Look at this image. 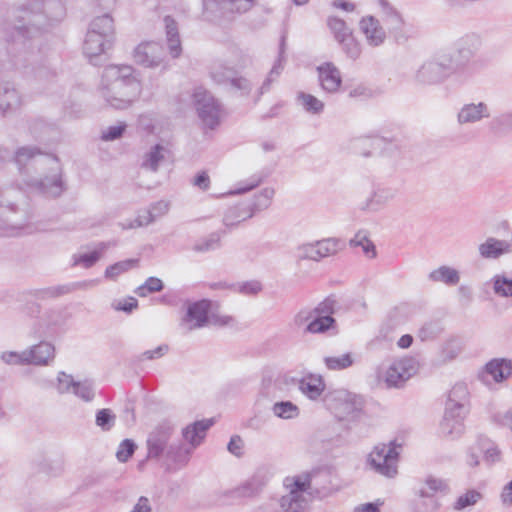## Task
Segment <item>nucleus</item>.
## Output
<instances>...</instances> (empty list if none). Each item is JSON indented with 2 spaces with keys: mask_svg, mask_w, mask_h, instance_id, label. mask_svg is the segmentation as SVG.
<instances>
[{
  "mask_svg": "<svg viewBox=\"0 0 512 512\" xmlns=\"http://www.w3.org/2000/svg\"><path fill=\"white\" fill-rule=\"evenodd\" d=\"M63 0H26L7 8L0 19V36L13 55L28 48L30 40L49 31L64 19Z\"/></svg>",
  "mask_w": 512,
  "mask_h": 512,
  "instance_id": "1",
  "label": "nucleus"
},
{
  "mask_svg": "<svg viewBox=\"0 0 512 512\" xmlns=\"http://www.w3.org/2000/svg\"><path fill=\"white\" fill-rule=\"evenodd\" d=\"M142 91L140 81L129 65L106 66L102 75L101 93L105 101L115 109H126L135 102Z\"/></svg>",
  "mask_w": 512,
  "mask_h": 512,
  "instance_id": "2",
  "label": "nucleus"
},
{
  "mask_svg": "<svg viewBox=\"0 0 512 512\" xmlns=\"http://www.w3.org/2000/svg\"><path fill=\"white\" fill-rule=\"evenodd\" d=\"M0 219L8 235L31 234L32 213L24 193L14 187L0 190Z\"/></svg>",
  "mask_w": 512,
  "mask_h": 512,
  "instance_id": "3",
  "label": "nucleus"
},
{
  "mask_svg": "<svg viewBox=\"0 0 512 512\" xmlns=\"http://www.w3.org/2000/svg\"><path fill=\"white\" fill-rule=\"evenodd\" d=\"M213 425L212 420L195 421L185 427L182 436L187 444L181 441L171 443L164 454L167 471H175L185 467L193 450L199 446L205 438L206 431Z\"/></svg>",
  "mask_w": 512,
  "mask_h": 512,
  "instance_id": "4",
  "label": "nucleus"
},
{
  "mask_svg": "<svg viewBox=\"0 0 512 512\" xmlns=\"http://www.w3.org/2000/svg\"><path fill=\"white\" fill-rule=\"evenodd\" d=\"M255 0H203V15L214 23L230 22L236 14L250 10Z\"/></svg>",
  "mask_w": 512,
  "mask_h": 512,
  "instance_id": "5",
  "label": "nucleus"
},
{
  "mask_svg": "<svg viewBox=\"0 0 512 512\" xmlns=\"http://www.w3.org/2000/svg\"><path fill=\"white\" fill-rule=\"evenodd\" d=\"M400 447L401 445L397 444L396 441H390L389 444H379L369 454L367 462L376 473L393 478L398 473L399 452L397 448Z\"/></svg>",
  "mask_w": 512,
  "mask_h": 512,
  "instance_id": "6",
  "label": "nucleus"
},
{
  "mask_svg": "<svg viewBox=\"0 0 512 512\" xmlns=\"http://www.w3.org/2000/svg\"><path fill=\"white\" fill-rule=\"evenodd\" d=\"M454 73V62L450 55H440L424 62L417 70L415 79L421 85L443 83Z\"/></svg>",
  "mask_w": 512,
  "mask_h": 512,
  "instance_id": "7",
  "label": "nucleus"
},
{
  "mask_svg": "<svg viewBox=\"0 0 512 512\" xmlns=\"http://www.w3.org/2000/svg\"><path fill=\"white\" fill-rule=\"evenodd\" d=\"M194 106L203 125L215 129L220 124L222 106L207 90L199 87L193 93Z\"/></svg>",
  "mask_w": 512,
  "mask_h": 512,
  "instance_id": "8",
  "label": "nucleus"
},
{
  "mask_svg": "<svg viewBox=\"0 0 512 512\" xmlns=\"http://www.w3.org/2000/svg\"><path fill=\"white\" fill-rule=\"evenodd\" d=\"M174 433L173 425L164 421L159 423L148 435L147 444V458L159 460L166 453Z\"/></svg>",
  "mask_w": 512,
  "mask_h": 512,
  "instance_id": "9",
  "label": "nucleus"
},
{
  "mask_svg": "<svg viewBox=\"0 0 512 512\" xmlns=\"http://www.w3.org/2000/svg\"><path fill=\"white\" fill-rule=\"evenodd\" d=\"M418 362L412 357L394 361L386 371L385 383L389 388H400L418 371Z\"/></svg>",
  "mask_w": 512,
  "mask_h": 512,
  "instance_id": "10",
  "label": "nucleus"
},
{
  "mask_svg": "<svg viewBox=\"0 0 512 512\" xmlns=\"http://www.w3.org/2000/svg\"><path fill=\"white\" fill-rule=\"evenodd\" d=\"M133 58L137 64L153 68L163 62L165 51L158 42H143L134 49Z\"/></svg>",
  "mask_w": 512,
  "mask_h": 512,
  "instance_id": "11",
  "label": "nucleus"
},
{
  "mask_svg": "<svg viewBox=\"0 0 512 512\" xmlns=\"http://www.w3.org/2000/svg\"><path fill=\"white\" fill-rule=\"evenodd\" d=\"M310 495L317 498H325L335 491L332 483V471L327 467H317L309 471Z\"/></svg>",
  "mask_w": 512,
  "mask_h": 512,
  "instance_id": "12",
  "label": "nucleus"
},
{
  "mask_svg": "<svg viewBox=\"0 0 512 512\" xmlns=\"http://www.w3.org/2000/svg\"><path fill=\"white\" fill-rule=\"evenodd\" d=\"M113 41L96 34L95 30H88L83 45V51L89 62L94 66L102 63L103 54L112 47Z\"/></svg>",
  "mask_w": 512,
  "mask_h": 512,
  "instance_id": "13",
  "label": "nucleus"
},
{
  "mask_svg": "<svg viewBox=\"0 0 512 512\" xmlns=\"http://www.w3.org/2000/svg\"><path fill=\"white\" fill-rule=\"evenodd\" d=\"M398 194L397 188L386 183L373 184L372 192L363 204L362 209L376 212L383 209Z\"/></svg>",
  "mask_w": 512,
  "mask_h": 512,
  "instance_id": "14",
  "label": "nucleus"
},
{
  "mask_svg": "<svg viewBox=\"0 0 512 512\" xmlns=\"http://www.w3.org/2000/svg\"><path fill=\"white\" fill-rule=\"evenodd\" d=\"M481 41L476 36H467L462 39L457 50V60L454 63V72L468 66H474L479 62L478 52Z\"/></svg>",
  "mask_w": 512,
  "mask_h": 512,
  "instance_id": "15",
  "label": "nucleus"
},
{
  "mask_svg": "<svg viewBox=\"0 0 512 512\" xmlns=\"http://www.w3.org/2000/svg\"><path fill=\"white\" fill-rule=\"evenodd\" d=\"M28 185L47 198H57L66 190L60 169L50 176L31 180Z\"/></svg>",
  "mask_w": 512,
  "mask_h": 512,
  "instance_id": "16",
  "label": "nucleus"
},
{
  "mask_svg": "<svg viewBox=\"0 0 512 512\" xmlns=\"http://www.w3.org/2000/svg\"><path fill=\"white\" fill-rule=\"evenodd\" d=\"M210 307V301L206 299L189 304L186 315L182 320V325L185 326L188 331L205 326L209 321L208 313Z\"/></svg>",
  "mask_w": 512,
  "mask_h": 512,
  "instance_id": "17",
  "label": "nucleus"
},
{
  "mask_svg": "<svg viewBox=\"0 0 512 512\" xmlns=\"http://www.w3.org/2000/svg\"><path fill=\"white\" fill-rule=\"evenodd\" d=\"M318 79L322 89L328 93H335L342 84L340 70L332 63L325 62L317 67Z\"/></svg>",
  "mask_w": 512,
  "mask_h": 512,
  "instance_id": "18",
  "label": "nucleus"
},
{
  "mask_svg": "<svg viewBox=\"0 0 512 512\" xmlns=\"http://www.w3.org/2000/svg\"><path fill=\"white\" fill-rule=\"evenodd\" d=\"M466 411H457L446 406L443 420L440 423L441 433L449 437H458L464 432V416Z\"/></svg>",
  "mask_w": 512,
  "mask_h": 512,
  "instance_id": "19",
  "label": "nucleus"
},
{
  "mask_svg": "<svg viewBox=\"0 0 512 512\" xmlns=\"http://www.w3.org/2000/svg\"><path fill=\"white\" fill-rule=\"evenodd\" d=\"M24 357L27 364L45 366L54 359L55 347L50 342L42 341L25 350Z\"/></svg>",
  "mask_w": 512,
  "mask_h": 512,
  "instance_id": "20",
  "label": "nucleus"
},
{
  "mask_svg": "<svg viewBox=\"0 0 512 512\" xmlns=\"http://www.w3.org/2000/svg\"><path fill=\"white\" fill-rule=\"evenodd\" d=\"M94 283H95V281L78 282V283H71V284H64V285L47 287V288L35 289L33 291H30L29 295L38 300L54 299V298L69 294L77 289L87 287Z\"/></svg>",
  "mask_w": 512,
  "mask_h": 512,
  "instance_id": "21",
  "label": "nucleus"
},
{
  "mask_svg": "<svg viewBox=\"0 0 512 512\" xmlns=\"http://www.w3.org/2000/svg\"><path fill=\"white\" fill-rule=\"evenodd\" d=\"M489 117L490 111L486 103H469L463 105L458 111L457 122L460 125L474 124Z\"/></svg>",
  "mask_w": 512,
  "mask_h": 512,
  "instance_id": "22",
  "label": "nucleus"
},
{
  "mask_svg": "<svg viewBox=\"0 0 512 512\" xmlns=\"http://www.w3.org/2000/svg\"><path fill=\"white\" fill-rule=\"evenodd\" d=\"M360 29L371 46L381 45L386 38V33L380 25L379 20L373 16L362 18L360 21Z\"/></svg>",
  "mask_w": 512,
  "mask_h": 512,
  "instance_id": "23",
  "label": "nucleus"
},
{
  "mask_svg": "<svg viewBox=\"0 0 512 512\" xmlns=\"http://www.w3.org/2000/svg\"><path fill=\"white\" fill-rule=\"evenodd\" d=\"M511 244L506 240L488 237L478 247L479 254L484 259H498L511 252Z\"/></svg>",
  "mask_w": 512,
  "mask_h": 512,
  "instance_id": "24",
  "label": "nucleus"
},
{
  "mask_svg": "<svg viewBox=\"0 0 512 512\" xmlns=\"http://www.w3.org/2000/svg\"><path fill=\"white\" fill-rule=\"evenodd\" d=\"M304 334H325L331 336L338 334L337 322L330 315L314 316L313 320L306 325L303 330Z\"/></svg>",
  "mask_w": 512,
  "mask_h": 512,
  "instance_id": "25",
  "label": "nucleus"
},
{
  "mask_svg": "<svg viewBox=\"0 0 512 512\" xmlns=\"http://www.w3.org/2000/svg\"><path fill=\"white\" fill-rule=\"evenodd\" d=\"M21 98L14 85L7 81H0V112L6 113L20 107Z\"/></svg>",
  "mask_w": 512,
  "mask_h": 512,
  "instance_id": "26",
  "label": "nucleus"
},
{
  "mask_svg": "<svg viewBox=\"0 0 512 512\" xmlns=\"http://www.w3.org/2000/svg\"><path fill=\"white\" fill-rule=\"evenodd\" d=\"M484 374L490 375L495 382H502L512 374V361L506 358H495L485 365Z\"/></svg>",
  "mask_w": 512,
  "mask_h": 512,
  "instance_id": "27",
  "label": "nucleus"
},
{
  "mask_svg": "<svg viewBox=\"0 0 512 512\" xmlns=\"http://www.w3.org/2000/svg\"><path fill=\"white\" fill-rule=\"evenodd\" d=\"M253 209L246 203H239L227 209L223 217V224L226 227H236L242 221L253 216Z\"/></svg>",
  "mask_w": 512,
  "mask_h": 512,
  "instance_id": "28",
  "label": "nucleus"
},
{
  "mask_svg": "<svg viewBox=\"0 0 512 512\" xmlns=\"http://www.w3.org/2000/svg\"><path fill=\"white\" fill-rule=\"evenodd\" d=\"M299 389L309 399L316 400L324 391L325 383L321 376L309 375L300 380Z\"/></svg>",
  "mask_w": 512,
  "mask_h": 512,
  "instance_id": "29",
  "label": "nucleus"
},
{
  "mask_svg": "<svg viewBox=\"0 0 512 512\" xmlns=\"http://www.w3.org/2000/svg\"><path fill=\"white\" fill-rule=\"evenodd\" d=\"M164 22L170 54L173 58H177L180 56L182 51L177 23L170 16H166L164 18Z\"/></svg>",
  "mask_w": 512,
  "mask_h": 512,
  "instance_id": "30",
  "label": "nucleus"
},
{
  "mask_svg": "<svg viewBox=\"0 0 512 512\" xmlns=\"http://www.w3.org/2000/svg\"><path fill=\"white\" fill-rule=\"evenodd\" d=\"M285 36L281 37L280 45H279V55L278 59L273 65L268 77L265 79L263 84L258 90L257 97L255 98V103H257L260 97L269 90L270 84L274 80V76H278L283 68V62L285 61Z\"/></svg>",
  "mask_w": 512,
  "mask_h": 512,
  "instance_id": "31",
  "label": "nucleus"
},
{
  "mask_svg": "<svg viewBox=\"0 0 512 512\" xmlns=\"http://www.w3.org/2000/svg\"><path fill=\"white\" fill-rule=\"evenodd\" d=\"M285 36L281 37L280 45H279V55L278 59L273 65L268 77L265 79L263 84L258 90L257 97L255 98V103H257L260 97L269 90L270 84L274 80V76H278L283 68V62L285 61Z\"/></svg>",
  "mask_w": 512,
  "mask_h": 512,
  "instance_id": "32",
  "label": "nucleus"
},
{
  "mask_svg": "<svg viewBox=\"0 0 512 512\" xmlns=\"http://www.w3.org/2000/svg\"><path fill=\"white\" fill-rule=\"evenodd\" d=\"M383 21L390 31H399L404 25L400 13L387 0H379Z\"/></svg>",
  "mask_w": 512,
  "mask_h": 512,
  "instance_id": "33",
  "label": "nucleus"
},
{
  "mask_svg": "<svg viewBox=\"0 0 512 512\" xmlns=\"http://www.w3.org/2000/svg\"><path fill=\"white\" fill-rule=\"evenodd\" d=\"M439 507L436 498L429 496L426 488H419L418 498L412 503V512H437Z\"/></svg>",
  "mask_w": 512,
  "mask_h": 512,
  "instance_id": "34",
  "label": "nucleus"
},
{
  "mask_svg": "<svg viewBox=\"0 0 512 512\" xmlns=\"http://www.w3.org/2000/svg\"><path fill=\"white\" fill-rule=\"evenodd\" d=\"M42 151L36 146H23L18 148L14 153H12V159L20 172L32 161L35 160L37 156L42 155Z\"/></svg>",
  "mask_w": 512,
  "mask_h": 512,
  "instance_id": "35",
  "label": "nucleus"
},
{
  "mask_svg": "<svg viewBox=\"0 0 512 512\" xmlns=\"http://www.w3.org/2000/svg\"><path fill=\"white\" fill-rule=\"evenodd\" d=\"M109 246V242H100L97 245V248L90 253L73 255V266L82 265L85 268L92 267L100 259L102 254L107 250Z\"/></svg>",
  "mask_w": 512,
  "mask_h": 512,
  "instance_id": "36",
  "label": "nucleus"
},
{
  "mask_svg": "<svg viewBox=\"0 0 512 512\" xmlns=\"http://www.w3.org/2000/svg\"><path fill=\"white\" fill-rule=\"evenodd\" d=\"M89 30H95L96 34L104 38H109L113 41L114 36V22L109 14L96 17L92 20Z\"/></svg>",
  "mask_w": 512,
  "mask_h": 512,
  "instance_id": "37",
  "label": "nucleus"
},
{
  "mask_svg": "<svg viewBox=\"0 0 512 512\" xmlns=\"http://www.w3.org/2000/svg\"><path fill=\"white\" fill-rule=\"evenodd\" d=\"M167 149L160 145L156 144L149 152L146 153L145 158L142 162V167L149 169L153 172H156L159 168L160 163L164 160L165 154L167 153Z\"/></svg>",
  "mask_w": 512,
  "mask_h": 512,
  "instance_id": "38",
  "label": "nucleus"
},
{
  "mask_svg": "<svg viewBox=\"0 0 512 512\" xmlns=\"http://www.w3.org/2000/svg\"><path fill=\"white\" fill-rule=\"evenodd\" d=\"M264 482L258 477H253L232 491L234 497L248 498L257 495L263 488Z\"/></svg>",
  "mask_w": 512,
  "mask_h": 512,
  "instance_id": "39",
  "label": "nucleus"
},
{
  "mask_svg": "<svg viewBox=\"0 0 512 512\" xmlns=\"http://www.w3.org/2000/svg\"><path fill=\"white\" fill-rule=\"evenodd\" d=\"M468 397V390L465 384H456L449 392L446 406L454 410L465 411L464 401Z\"/></svg>",
  "mask_w": 512,
  "mask_h": 512,
  "instance_id": "40",
  "label": "nucleus"
},
{
  "mask_svg": "<svg viewBox=\"0 0 512 512\" xmlns=\"http://www.w3.org/2000/svg\"><path fill=\"white\" fill-rule=\"evenodd\" d=\"M478 449L480 452H483L484 461L488 465H492L501 461V451L488 438H478Z\"/></svg>",
  "mask_w": 512,
  "mask_h": 512,
  "instance_id": "41",
  "label": "nucleus"
},
{
  "mask_svg": "<svg viewBox=\"0 0 512 512\" xmlns=\"http://www.w3.org/2000/svg\"><path fill=\"white\" fill-rule=\"evenodd\" d=\"M429 278L434 282H443L447 285H456L460 280L458 271L448 266H441L433 270L429 274Z\"/></svg>",
  "mask_w": 512,
  "mask_h": 512,
  "instance_id": "42",
  "label": "nucleus"
},
{
  "mask_svg": "<svg viewBox=\"0 0 512 512\" xmlns=\"http://www.w3.org/2000/svg\"><path fill=\"white\" fill-rule=\"evenodd\" d=\"M490 129L496 135H506L512 132V111L503 113L492 119Z\"/></svg>",
  "mask_w": 512,
  "mask_h": 512,
  "instance_id": "43",
  "label": "nucleus"
},
{
  "mask_svg": "<svg viewBox=\"0 0 512 512\" xmlns=\"http://www.w3.org/2000/svg\"><path fill=\"white\" fill-rule=\"evenodd\" d=\"M236 74L237 72L234 69L222 64L214 65L210 71L213 81L225 87L229 86L231 79L234 78Z\"/></svg>",
  "mask_w": 512,
  "mask_h": 512,
  "instance_id": "44",
  "label": "nucleus"
},
{
  "mask_svg": "<svg viewBox=\"0 0 512 512\" xmlns=\"http://www.w3.org/2000/svg\"><path fill=\"white\" fill-rule=\"evenodd\" d=\"M139 263L138 259H127L124 261H119L110 265L105 270V277L110 280H115L119 275L129 271L130 269L136 267Z\"/></svg>",
  "mask_w": 512,
  "mask_h": 512,
  "instance_id": "45",
  "label": "nucleus"
},
{
  "mask_svg": "<svg viewBox=\"0 0 512 512\" xmlns=\"http://www.w3.org/2000/svg\"><path fill=\"white\" fill-rule=\"evenodd\" d=\"M483 495L481 492L471 489L467 490L464 494L460 495L453 504V509L460 511L464 510L468 507L476 505L481 499Z\"/></svg>",
  "mask_w": 512,
  "mask_h": 512,
  "instance_id": "46",
  "label": "nucleus"
},
{
  "mask_svg": "<svg viewBox=\"0 0 512 512\" xmlns=\"http://www.w3.org/2000/svg\"><path fill=\"white\" fill-rule=\"evenodd\" d=\"M279 503L285 512H298L303 507L304 498L301 494H297V491H290L280 498Z\"/></svg>",
  "mask_w": 512,
  "mask_h": 512,
  "instance_id": "47",
  "label": "nucleus"
},
{
  "mask_svg": "<svg viewBox=\"0 0 512 512\" xmlns=\"http://www.w3.org/2000/svg\"><path fill=\"white\" fill-rule=\"evenodd\" d=\"M272 411L275 416L282 419H293L299 415V408L291 401H279L274 403Z\"/></svg>",
  "mask_w": 512,
  "mask_h": 512,
  "instance_id": "48",
  "label": "nucleus"
},
{
  "mask_svg": "<svg viewBox=\"0 0 512 512\" xmlns=\"http://www.w3.org/2000/svg\"><path fill=\"white\" fill-rule=\"evenodd\" d=\"M327 25L337 42L353 33L346 22L338 17H329Z\"/></svg>",
  "mask_w": 512,
  "mask_h": 512,
  "instance_id": "49",
  "label": "nucleus"
},
{
  "mask_svg": "<svg viewBox=\"0 0 512 512\" xmlns=\"http://www.w3.org/2000/svg\"><path fill=\"white\" fill-rule=\"evenodd\" d=\"M350 246L352 247H361L363 253L368 258L376 257V248L372 241H370L366 235V233L359 231L356 235L350 240Z\"/></svg>",
  "mask_w": 512,
  "mask_h": 512,
  "instance_id": "50",
  "label": "nucleus"
},
{
  "mask_svg": "<svg viewBox=\"0 0 512 512\" xmlns=\"http://www.w3.org/2000/svg\"><path fill=\"white\" fill-rule=\"evenodd\" d=\"M341 405L343 408V415L340 416L341 418H355L362 410L363 401L359 397L346 395V398Z\"/></svg>",
  "mask_w": 512,
  "mask_h": 512,
  "instance_id": "51",
  "label": "nucleus"
},
{
  "mask_svg": "<svg viewBox=\"0 0 512 512\" xmlns=\"http://www.w3.org/2000/svg\"><path fill=\"white\" fill-rule=\"evenodd\" d=\"M493 291L500 297H512V279L504 275H495L492 278Z\"/></svg>",
  "mask_w": 512,
  "mask_h": 512,
  "instance_id": "52",
  "label": "nucleus"
},
{
  "mask_svg": "<svg viewBox=\"0 0 512 512\" xmlns=\"http://www.w3.org/2000/svg\"><path fill=\"white\" fill-rule=\"evenodd\" d=\"M300 104L303 106L305 111L312 114H319L324 109V104L318 98L311 94L300 92L297 97Z\"/></svg>",
  "mask_w": 512,
  "mask_h": 512,
  "instance_id": "53",
  "label": "nucleus"
},
{
  "mask_svg": "<svg viewBox=\"0 0 512 512\" xmlns=\"http://www.w3.org/2000/svg\"><path fill=\"white\" fill-rule=\"evenodd\" d=\"M338 43L341 45L342 51L352 60H356L361 55V45L358 40L354 37L353 33L343 40H339Z\"/></svg>",
  "mask_w": 512,
  "mask_h": 512,
  "instance_id": "54",
  "label": "nucleus"
},
{
  "mask_svg": "<svg viewBox=\"0 0 512 512\" xmlns=\"http://www.w3.org/2000/svg\"><path fill=\"white\" fill-rule=\"evenodd\" d=\"M231 92L238 93L240 96H248L253 89L252 82L238 73L231 79L227 87Z\"/></svg>",
  "mask_w": 512,
  "mask_h": 512,
  "instance_id": "55",
  "label": "nucleus"
},
{
  "mask_svg": "<svg viewBox=\"0 0 512 512\" xmlns=\"http://www.w3.org/2000/svg\"><path fill=\"white\" fill-rule=\"evenodd\" d=\"M285 486L290 488V491H297V494H301L304 491L310 492L309 472H304L293 478H286Z\"/></svg>",
  "mask_w": 512,
  "mask_h": 512,
  "instance_id": "56",
  "label": "nucleus"
},
{
  "mask_svg": "<svg viewBox=\"0 0 512 512\" xmlns=\"http://www.w3.org/2000/svg\"><path fill=\"white\" fill-rule=\"evenodd\" d=\"M325 365L330 370H343L353 365L354 360L351 353L341 356H330L324 358Z\"/></svg>",
  "mask_w": 512,
  "mask_h": 512,
  "instance_id": "57",
  "label": "nucleus"
},
{
  "mask_svg": "<svg viewBox=\"0 0 512 512\" xmlns=\"http://www.w3.org/2000/svg\"><path fill=\"white\" fill-rule=\"evenodd\" d=\"M443 331V327L439 321H429L425 323L418 332L421 341H430L437 338Z\"/></svg>",
  "mask_w": 512,
  "mask_h": 512,
  "instance_id": "58",
  "label": "nucleus"
},
{
  "mask_svg": "<svg viewBox=\"0 0 512 512\" xmlns=\"http://www.w3.org/2000/svg\"><path fill=\"white\" fill-rule=\"evenodd\" d=\"M320 259L333 256L340 250L341 241L337 238H325L317 241Z\"/></svg>",
  "mask_w": 512,
  "mask_h": 512,
  "instance_id": "59",
  "label": "nucleus"
},
{
  "mask_svg": "<svg viewBox=\"0 0 512 512\" xmlns=\"http://www.w3.org/2000/svg\"><path fill=\"white\" fill-rule=\"evenodd\" d=\"M115 421L116 415L108 408L100 409L96 413L95 423L103 431H110Z\"/></svg>",
  "mask_w": 512,
  "mask_h": 512,
  "instance_id": "60",
  "label": "nucleus"
},
{
  "mask_svg": "<svg viewBox=\"0 0 512 512\" xmlns=\"http://www.w3.org/2000/svg\"><path fill=\"white\" fill-rule=\"evenodd\" d=\"M164 289V284L161 279L157 277H149L144 284L139 286L135 293L139 297H146L150 293L160 292Z\"/></svg>",
  "mask_w": 512,
  "mask_h": 512,
  "instance_id": "61",
  "label": "nucleus"
},
{
  "mask_svg": "<svg viewBox=\"0 0 512 512\" xmlns=\"http://www.w3.org/2000/svg\"><path fill=\"white\" fill-rule=\"evenodd\" d=\"M297 250L298 258L300 260H312L316 262L321 260L317 241L302 244L297 248Z\"/></svg>",
  "mask_w": 512,
  "mask_h": 512,
  "instance_id": "62",
  "label": "nucleus"
},
{
  "mask_svg": "<svg viewBox=\"0 0 512 512\" xmlns=\"http://www.w3.org/2000/svg\"><path fill=\"white\" fill-rule=\"evenodd\" d=\"M221 234L219 232H213L206 238L200 240L194 245V250L197 252H206L214 250L220 246Z\"/></svg>",
  "mask_w": 512,
  "mask_h": 512,
  "instance_id": "63",
  "label": "nucleus"
},
{
  "mask_svg": "<svg viewBox=\"0 0 512 512\" xmlns=\"http://www.w3.org/2000/svg\"><path fill=\"white\" fill-rule=\"evenodd\" d=\"M235 291L246 296H255L263 290V285L258 280H250L237 283L232 286Z\"/></svg>",
  "mask_w": 512,
  "mask_h": 512,
  "instance_id": "64",
  "label": "nucleus"
}]
</instances>
